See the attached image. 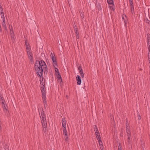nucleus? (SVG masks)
Returning a JSON list of instances; mask_svg holds the SVG:
<instances>
[{"instance_id":"nucleus-1","label":"nucleus","mask_w":150,"mask_h":150,"mask_svg":"<svg viewBox=\"0 0 150 150\" xmlns=\"http://www.w3.org/2000/svg\"><path fill=\"white\" fill-rule=\"evenodd\" d=\"M35 69L38 75L40 77L42 76L43 70H46L47 66L45 62L42 60L37 61L35 64Z\"/></svg>"},{"instance_id":"nucleus-2","label":"nucleus","mask_w":150,"mask_h":150,"mask_svg":"<svg viewBox=\"0 0 150 150\" xmlns=\"http://www.w3.org/2000/svg\"><path fill=\"white\" fill-rule=\"evenodd\" d=\"M0 105L2 106L4 111L5 113L6 114L8 113V108L6 104L4 98L0 95Z\"/></svg>"},{"instance_id":"nucleus-3","label":"nucleus","mask_w":150,"mask_h":150,"mask_svg":"<svg viewBox=\"0 0 150 150\" xmlns=\"http://www.w3.org/2000/svg\"><path fill=\"white\" fill-rule=\"evenodd\" d=\"M40 114L43 127V130L44 132H46L47 128V122L45 116L44 114V113L42 112H41V113H40Z\"/></svg>"},{"instance_id":"nucleus-4","label":"nucleus","mask_w":150,"mask_h":150,"mask_svg":"<svg viewBox=\"0 0 150 150\" xmlns=\"http://www.w3.org/2000/svg\"><path fill=\"white\" fill-rule=\"evenodd\" d=\"M25 43L29 59L31 60H32L33 58V54L31 51V49L29 43L27 41H25Z\"/></svg>"},{"instance_id":"nucleus-5","label":"nucleus","mask_w":150,"mask_h":150,"mask_svg":"<svg viewBox=\"0 0 150 150\" xmlns=\"http://www.w3.org/2000/svg\"><path fill=\"white\" fill-rule=\"evenodd\" d=\"M41 90L42 94V98L43 100L44 106L45 108L47 106L46 97L45 89H44V87L43 85L41 87Z\"/></svg>"},{"instance_id":"nucleus-6","label":"nucleus","mask_w":150,"mask_h":150,"mask_svg":"<svg viewBox=\"0 0 150 150\" xmlns=\"http://www.w3.org/2000/svg\"><path fill=\"white\" fill-rule=\"evenodd\" d=\"M62 123L64 137L67 136H68V133L66 129V122L64 118H63L62 120Z\"/></svg>"},{"instance_id":"nucleus-7","label":"nucleus","mask_w":150,"mask_h":150,"mask_svg":"<svg viewBox=\"0 0 150 150\" xmlns=\"http://www.w3.org/2000/svg\"><path fill=\"white\" fill-rule=\"evenodd\" d=\"M126 129L127 133V134L128 138L127 140L128 142L131 139L130 132L129 130V123L128 122H127L126 123Z\"/></svg>"},{"instance_id":"nucleus-8","label":"nucleus","mask_w":150,"mask_h":150,"mask_svg":"<svg viewBox=\"0 0 150 150\" xmlns=\"http://www.w3.org/2000/svg\"><path fill=\"white\" fill-rule=\"evenodd\" d=\"M107 2L109 4V7L110 8L111 10L114 11V5L113 4V0H107Z\"/></svg>"},{"instance_id":"nucleus-9","label":"nucleus","mask_w":150,"mask_h":150,"mask_svg":"<svg viewBox=\"0 0 150 150\" xmlns=\"http://www.w3.org/2000/svg\"><path fill=\"white\" fill-rule=\"evenodd\" d=\"M76 79L77 84L79 85H80L81 83V81L80 76L77 75L76 76Z\"/></svg>"},{"instance_id":"nucleus-10","label":"nucleus","mask_w":150,"mask_h":150,"mask_svg":"<svg viewBox=\"0 0 150 150\" xmlns=\"http://www.w3.org/2000/svg\"><path fill=\"white\" fill-rule=\"evenodd\" d=\"M79 72L81 74V76L82 78H83L84 77V75L83 74V72L82 71V69L81 67H79Z\"/></svg>"},{"instance_id":"nucleus-11","label":"nucleus","mask_w":150,"mask_h":150,"mask_svg":"<svg viewBox=\"0 0 150 150\" xmlns=\"http://www.w3.org/2000/svg\"><path fill=\"white\" fill-rule=\"evenodd\" d=\"M64 138L65 142L67 144H69V140L68 138V136H64Z\"/></svg>"},{"instance_id":"nucleus-12","label":"nucleus","mask_w":150,"mask_h":150,"mask_svg":"<svg viewBox=\"0 0 150 150\" xmlns=\"http://www.w3.org/2000/svg\"><path fill=\"white\" fill-rule=\"evenodd\" d=\"M2 21V25L4 28V29H5L6 30L7 29V28L6 27V24L5 23V20L4 19V21Z\"/></svg>"},{"instance_id":"nucleus-13","label":"nucleus","mask_w":150,"mask_h":150,"mask_svg":"<svg viewBox=\"0 0 150 150\" xmlns=\"http://www.w3.org/2000/svg\"><path fill=\"white\" fill-rule=\"evenodd\" d=\"M56 76L57 77V78L58 79V81L61 82L62 81V80L61 78V76L59 74H56Z\"/></svg>"},{"instance_id":"nucleus-14","label":"nucleus","mask_w":150,"mask_h":150,"mask_svg":"<svg viewBox=\"0 0 150 150\" xmlns=\"http://www.w3.org/2000/svg\"><path fill=\"white\" fill-rule=\"evenodd\" d=\"M0 15L2 19V21H4L5 18L4 13H0Z\"/></svg>"},{"instance_id":"nucleus-15","label":"nucleus","mask_w":150,"mask_h":150,"mask_svg":"<svg viewBox=\"0 0 150 150\" xmlns=\"http://www.w3.org/2000/svg\"><path fill=\"white\" fill-rule=\"evenodd\" d=\"M130 9L132 13H134V9L133 6H130Z\"/></svg>"},{"instance_id":"nucleus-16","label":"nucleus","mask_w":150,"mask_h":150,"mask_svg":"<svg viewBox=\"0 0 150 150\" xmlns=\"http://www.w3.org/2000/svg\"><path fill=\"white\" fill-rule=\"evenodd\" d=\"M8 147V145L7 144H5V145L4 146V148L5 149V150H9Z\"/></svg>"},{"instance_id":"nucleus-17","label":"nucleus","mask_w":150,"mask_h":150,"mask_svg":"<svg viewBox=\"0 0 150 150\" xmlns=\"http://www.w3.org/2000/svg\"><path fill=\"white\" fill-rule=\"evenodd\" d=\"M52 58V61L53 62V63H55L56 64V59L54 58L53 57V55H52V56L51 57Z\"/></svg>"},{"instance_id":"nucleus-18","label":"nucleus","mask_w":150,"mask_h":150,"mask_svg":"<svg viewBox=\"0 0 150 150\" xmlns=\"http://www.w3.org/2000/svg\"><path fill=\"white\" fill-rule=\"evenodd\" d=\"M125 18H127V17L126 15H123L122 16V18L123 20H124V21L125 23V24H126V23H127V21L125 20Z\"/></svg>"},{"instance_id":"nucleus-19","label":"nucleus","mask_w":150,"mask_h":150,"mask_svg":"<svg viewBox=\"0 0 150 150\" xmlns=\"http://www.w3.org/2000/svg\"><path fill=\"white\" fill-rule=\"evenodd\" d=\"M147 44L148 47V50H149V47H150V40L149 39H148V40Z\"/></svg>"},{"instance_id":"nucleus-20","label":"nucleus","mask_w":150,"mask_h":150,"mask_svg":"<svg viewBox=\"0 0 150 150\" xmlns=\"http://www.w3.org/2000/svg\"><path fill=\"white\" fill-rule=\"evenodd\" d=\"M94 128L95 130V134L96 133H98L99 132L98 130L97 129V127L96 126H95L94 127Z\"/></svg>"},{"instance_id":"nucleus-21","label":"nucleus","mask_w":150,"mask_h":150,"mask_svg":"<svg viewBox=\"0 0 150 150\" xmlns=\"http://www.w3.org/2000/svg\"><path fill=\"white\" fill-rule=\"evenodd\" d=\"M55 71L56 72V74H59V71L58 69L57 68H55Z\"/></svg>"},{"instance_id":"nucleus-22","label":"nucleus","mask_w":150,"mask_h":150,"mask_svg":"<svg viewBox=\"0 0 150 150\" xmlns=\"http://www.w3.org/2000/svg\"><path fill=\"white\" fill-rule=\"evenodd\" d=\"M75 33H76V38L79 39L78 35V33H77V30H76V29H75Z\"/></svg>"},{"instance_id":"nucleus-23","label":"nucleus","mask_w":150,"mask_h":150,"mask_svg":"<svg viewBox=\"0 0 150 150\" xmlns=\"http://www.w3.org/2000/svg\"><path fill=\"white\" fill-rule=\"evenodd\" d=\"M129 3L130 6H133V2H132V0H129Z\"/></svg>"},{"instance_id":"nucleus-24","label":"nucleus","mask_w":150,"mask_h":150,"mask_svg":"<svg viewBox=\"0 0 150 150\" xmlns=\"http://www.w3.org/2000/svg\"><path fill=\"white\" fill-rule=\"evenodd\" d=\"M98 141L99 144L100 146H102V141L101 140V139H100V140H98Z\"/></svg>"},{"instance_id":"nucleus-25","label":"nucleus","mask_w":150,"mask_h":150,"mask_svg":"<svg viewBox=\"0 0 150 150\" xmlns=\"http://www.w3.org/2000/svg\"><path fill=\"white\" fill-rule=\"evenodd\" d=\"M0 13H4L3 12V8L1 7H0Z\"/></svg>"},{"instance_id":"nucleus-26","label":"nucleus","mask_w":150,"mask_h":150,"mask_svg":"<svg viewBox=\"0 0 150 150\" xmlns=\"http://www.w3.org/2000/svg\"><path fill=\"white\" fill-rule=\"evenodd\" d=\"M96 137L98 140H100V139H101L100 135H98Z\"/></svg>"},{"instance_id":"nucleus-27","label":"nucleus","mask_w":150,"mask_h":150,"mask_svg":"<svg viewBox=\"0 0 150 150\" xmlns=\"http://www.w3.org/2000/svg\"><path fill=\"white\" fill-rule=\"evenodd\" d=\"M118 150H122V147L120 145H119L118 146Z\"/></svg>"},{"instance_id":"nucleus-28","label":"nucleus","mask_w":150,"mask_h":150,"mask_svg":"<svg viewBox=\"0 0 150 150\" xmlns=\"http://www.w3.org/2000/svg\"><path fill=\"white\" fill-rule=\"evenodd\" d=\"M141 145L142 146L144 144V142L143 141H141Z\"/></svg>"},{"instance_id":"nucleus-29","label":"nucleus","mask_w":150,"mask_h":150,"mask_svg":"<svg viewBox=\"0 0 150 150\" xmlns=\"http://www.w3.org/2000/svg\"><path fill=\"white\" fill-rule=\"evenodd\" d=\"M100 149L101 150H103V146L102 145L101 146H100Z\"/></svg>"},{"instance_id":"nucleus-30","label":"nucleus","mask_w":150,"mask_h":150,"mask_svg":"<svg viewBox=\"0 0 150 150\" xmlns=\"http://www.w3.org/2000/svg\"><path fill=\"white\" fill-rule=\"evenodd\" d=\"M100 135V134H99V133H96V136H98V135Z\"/></svg>"},{"instance_id":"nucleus-31","label":"nucleus","mask_w":150,"mask_h":150,"mask_svg":"<svg viewBox=\"0 0 150 150\" xmlns=\"http://www.w3.org/2000/svg\"><path fill=\"white\" fill-rule=\"evenodd\" d=\"M9 28H10V27H9ZM10 32H11V33H13V31L12 29H10Z\"/></svg>"},{"instance_id":"nucleus-32","label":"nucleus","mask_w":150,"mask_h":150,"mask_svg":"<svg viewBox=\"0 0 150 150\" xmlns=\"http://www.w3.org/2000/svg\"><path fill=\"white\" fill-rule=\"evenodd\" d=\"M53 65H54V67H55L56 66H57V64H56H56L55 63H54V64Z\"/></svg>"},{"instance_id":"nucleus-33","label":"nucleus","mask_w":150,"mask_h":150,"mask_svg":"<svg viewBox=\"0 0 150 150\" xmlns=\"http://www.w3.org/2000/svg\"><path fill=\"white\" fill-rule=\"evenodd\" d=\"M41 85H42V86H41V87H42V86L43 85H44V83H43L42 84V83H41ZM44 88H45V86H44Z\"/></svg>"},{"instance_id":"nucleus-34","label":"nucleus","mask_w":150,"mask_h":150,"mask_svg":"<svg viewBox=\"0 0 150 150\" xmlns=\"http://www.w3.org/2000/svg\"><path fill=\"white\" fill-rule=\"evenodd\" d=\"M41 85H42V86H41V87H42V86L43 85H44V83H43L42 84V83H41ZM44 88H45V86H44Z\"/></svg>"},{"instance_id":"nucleus-35","label":"nucleus","mask_w":150,"mask_h":150,"mask_svg":"<svg viewBox=\"0 0 150 150\" xmlns=\"http://www.w3.org/2000/svg\"><path fill=\"white\" fill-rule=\"evenodd\" d=\"M138 118H139V119H141V117L140 116H139V117H138Z\"/></svg>"},{"instance_id":"nucleus-36","label":"nucleus","mask_w":150,"mask_h":150,"mask_svg":"<svg viewBox=\"0 0 150 150\" xmlns=\"http://www.w3.org/2000/svg\"><path fill=\"white\" fill-rule=\"evenodd\" d=\"M68 0V1H69V0Z\"/></svg>"}]
</instances>
